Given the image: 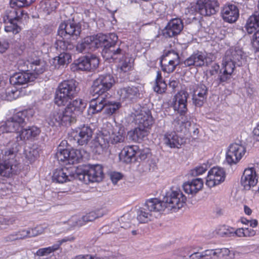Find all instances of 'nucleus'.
Instances as JSON below:
<instances>
[{
    "instance_id": "1",
    "label": "nucleus",
    "mask_w": 259,
    "mask_h": 259,
    "mask_svg": "<svg viewBox=\"0 0 259 259\" xmlns=\"http://www.w3.org/2000/svg\"><path fill=\"white\" fill-rule=\"evenodd\" d=\"M21 145L16 140L9 142L6 146L2 147L0 152V176L9 177L12 173L13 166H16L15 158Z\"/></svg>"
},
{
    "instance_id": "2",
    "label": "nucleus",
    "mask_w": 259,
    "mask_h": 259,
    "mask_svg": "<svg viewBox=\"0 0 259 259\" xmlns=\"http://www.w3.org/2000/svg\"><path fill=\"white\" fill-rule=\"evenodd\" d=\"M78 82L74 79L64 80L59 83L55 93L54 102L58 106H64L79 91Z\"/></svg>"
},
{
    "instance_id": "3",
    "label": "nucleus",
    "mask_w": 259,
    "mask_h": 259,
    "mask_svg": "<svg viewBox=\"0 0 259 259\" xmlns=\"http://www.w3.org/2000/svg\"><path fill=\"white\" fill-rule=\"evenodd\" d=\"M163 210L158 198L147 200L142 206L137 210V219L140 223H147L156 218L155 213Z\"/></svg>"
},
{
    "instance_id": "4",
    "label": "nucleus",
    "mask_w": 259,
    "mask_h": 259,
    "mask_svg": "<svg viewBox=\"0 0 259 259\" xmlns=\"http://www.w3.org/2000/svg\"><path fill=\"white\" fill-rule=\"evenodd\" d=\"M186 199V197L180 189L172 187L166 193L163 200H160V203L163 207V210L167 208L176 211L184 206Z\"/></svg>"
},
{
    "instance_id": "5",
    "label": "nucleus",
    "mask_w": 259,
    "mask_h": 259,
    "mask_svg": "<svg viewBox=\"0 0 259 259\" xmlns=\"http://www.w3.org/2000/svg\"><path fill=\"white\" fill-rule=\"evenodd\" d=\"M219 4L216 0H199L196 3H191L188 11L192 14L196 13L202 16H210L219 11Z\"/></svg>"
},
{
    "instance_id": "6",
    "label": "nucleus",
    "mask_w": 259,
    "mask_h": 259,
    "mask_svg": "<svg viewBox=\"0 0 259 259\" xmlns=\"http://www.w3.org/2000/svg\"><path fill=\"white\" fill-rule=\"evenodd\" d=\"M55 156L58 161L63 162L65 164H74L80 161L83 155L80 150L63 149L61 145H59Z\"/></svg>"
},
{
    "instance_id": "7",
    "label": "nucleus",
    "mask_w": 259,
    "mask_h": 259,
    "mask_svg": "<svg viewBox=\"0 0 259 259\" xmlns=\"http://www.w3.org/2000/svg\"><path fill=\"white\" fill-rule=\"evenodd\" d=\"M113 83V76L110 74L101 75L94 81L91 89V93L93 96L98 95L100 97L105 93L108 95V92L112 87Z\"/></svg>"
},
{
    "instance_id": "8",
    "label": "nucleus",
    "mask_w": 259,
    "mask_h": 259,
    "mask_svg": "<svg viewBox=\"0 0 259 259\" xmlns=\"http://www.w3.org/2000/svg\"><path fill=\"white\" fill-rule=\"evenodd\" d=\"M81 25L72 20L62 23L58 30V34L63 39H77L80 36Z\"/></svg>"
},
{
    "instance_id": "9",
    "label": "nucleus",
    "mask_w": 259,
    "mask_h": 259,
    "mask_svg": "<svg viewBox=\"0 0 259 259\" xmlns=\"http://www.w3.org/2000/svg\"><path fill=\"white\" fill-rule=\"evenodd\" d=\"M105 34L102 33L87 36L77 44L76 50L83 53L93 51L100 47L101 42L105 40Z\"/></svg>"
},
{
    "instance_id": "10",
    "label": "nucleus",
    "mask_w": 259,
    "mask_h": 259,
    "mask_svg": "<svg viewBox=\"0 0 259 259\" xmlns=\"http://www.w3.org/2000/svg\"><path fill=\"white\" fill-rule=\"evenodd\" d=\"M76 119L70 113H67V110L55 109L51 112L48 118L49 124L51 126H67L75 121Z\"/></svg>"
},
{
    "instance_id": "11",
    "label": "nucleus",
    "mask_w": 259,
    "mask_h": 259,
    "mask_svg": "<svg viewBox=\"0 0 259 259\" xmlns=\"http://www.w3.org/2000/svg\"><path fill=\"white\" fill-rule=\"evenodd\" d=\"M75 174L78 178H103L104 172L103 167L100 164L83 165L75 168Z\"/></svg>"
},
{
    "instance_id": "12",
    "label": "nucleus",
    "mask_w": 259,
    "mask_h": 259,
    "mask_svg": "<svg viewBox=\"0 0 259 259\" xmlns=\"http://www.w3.org/2000/svg\"><path fill=\"white\" fill-rule=\"evenodd\" d=\"M189 90L192 94L193 104L196 107L202 106L207 96L206 86L203 83L193 84L190 86Z\"/></svg>"
},
{
    "instance_id": "13",
    "label": "nucleus",
    "mask_w": 259,
    "mask_h": 259,
    "mask_svg": "<svg viewBox=\"0 0 259 259\" xmlns=\"http://www.w3.org/2000/svg\"><path fill=\"white\" fill-rule=\"evenodd\" d=\"M114 60H118L119 64L117 67L118 71L126 72L130 71L133 65L134 60L130 55L121 48L114 50Z\"/></svg>"
},
{
    "instance_id": "14",
    "label": "nucleus",
    "mask_w": 259,
    "mask_h": 259,
    "mask_svg": "<svg viewBox=\"0 0 259 259\" xmlns=\"http://www.w3.org/2000/svg\"><path fill=\"white\" fill-rule=\"evenodd\" d=\"M246 152V148L242 144L234 143L230 144L226 153V160L230 164L239 162Z\"/></svg>"
},
{
    "instance_id": "15",
    "label": "nucleus",
    "mask_w": 259,
    "mask_h": 259,
    "mask_svg": "<svg viewBox=\"0 0 259 259\" xmlns=\"http://www.w3.org/2000/svg\"><path fill=\"white\" fill-rule=\"evenodd\" d=\"M142 89L141 85L128 87L118 90L117 95L120 101L135 102L141 98Z\"/></svg>"
},
{
    "instance_id": "16",
    "label": "nucleus",
    "mask_w": 259,
    "mask_h": 259,
    "mask_svg": "<svg viewBox=\"0 0 259 259\" xmlns=\"http://www.w3.org/2000/svg\"><path fill=\"white\" fill-rule=\"evenodd\" d=\"M225 56L223 59L222 67L219 74V84L224 85L229 83L234 71L236 63L228 59Z\"/></svg>"
},
{
    "instance_id": "17",
    "label": "nucleus",
    "mask_w": 259,
    "mask_h": 259,
    "mask_svg": "<svg viewBox=\"0 0 259 259\" xmlns=\"http://www.w3.org/2000/svg\"><path fill=\"white\" fill-rule=\"evenodd\" d=\"M189 97L188 92L181 90L178 92L172 98V107L175 111H177L182 116L187 111V99Z\"/></svg>"
},
{
    "instance_id": "18",
    "label": "nucleus",
    "mask_w": 259,
    "mask_h": 259,
    "mask_svg": "<svg viewBox=\"0 0 259 259\" xmlns=\"http://www.w3.org/2000/svg\"><path fill=\"white\" fill-rule=\"evenodd\" d=\"M184 27L180 18L171 19L162 31V35L166 38L175 37L180 33Z\"/></svg>"
},
{
    "instance_id": "19",
    "label": "nucleus",
    "mask_w": 259,
    "mask_h": 259,
    "mask_svg": "<svg viewBox=\"0 0 259 259\" xmlns=\"http://www.w3.org/2000/svg\"><path fill=\"white\" fill-rule=\"evenodd\" d=\"M92 130L90 126L83 125L71 133V136L80 145L87 144L92 137Z\"/></svg>"
},
{
    "instance_id": "20",
    "label": "nucleus",
    "mask_w": 259,
    "mask_h": 259,
    "mask_svg": "<svg viewBox=\"0 0 259 259\" xmlns=\"http://www.w3.org/2000/svg\"><path fill=\"white\" fill-rule=\"evenodd\" d=\"M135 120L139 126L144 128L149 127L153 123L151 111L145 107H141L139 111H136Z\"/></svg>"
},
{
    "instance_id": "21",
    "label": "nucleus",
    "mask_w": 259,
    "mask_h": 259,
    "mask_svg": "<svg viewBox=\"0 0 259 259\" xmlns=\"http://www.w3.org/2000/svg\"><path fill=\"white\" fill-rule=\"evenodd\" d=\"M163 141L166 147L171 149H180L185 143L184 139L175 132H168L165 133Z\"/></svg>"
},
{
    "instance_id": "22",
    "label": "nucleus",
    "mask_w": 259,
    "mask_h": 259,
    "mask_svg": "<svg viewBox=\"0 0 259 259\" xmlns=\"http://www.w3.org/2000/svg\"><path fill=\"white\" fill-rule=\"evenodd\" d=\"M103 215V213L100 210L92 211L88 213H87L81 218H78L76 217H73L69 221V223L73 227H79L84 225L87 222H92L96 219L100 218Z\"/></svg>"
},
{
    "instance_id": "23",
    "label": "nucleus",
    "mask_w": 259,
    "mask_h": 259,
    "mask_svg": "<svg viewBox=\"0 0 259 259\" xmlns=\"http://www.w3.org/2000/svg\"><path fill=\"white\" fill-rule=\"evenodd\" d=\"M111 97L112 94L108 93L104 97H97L93 99L90 103L89 112L94 114L102 111L106 104L111 103L109 100Z\"/></svg>"
},
{
    "instance_id": "24",
    "label": "nucleus",
    "mask_w": 259,
    "mask_h": 259,
    "mask_svg": "<svg viewBox=\"0 0 259 259\" xmlns=\"http://www.w3.org/2000/svg\"><path fill=\"white\" fill-rule=\"evenodd\" d=\"M207 63V56L205 53L197 51L193 53L184 62L186 67L194 66L195 67H201Z\"/></svg>"
},
{
    "instance_id": "25",
    "label": "nucleus",
    "mask_w": 259,
    "mask_h": 259,
    "mask_svg": "<svg viewBox=\"0 0 259 259\" xmlns=\"http://www.w3.org/2000/svg\"><path fill=\"white\" fill-rule=\"evenodd\" d=\"M99 59L94 55L84 56L79 58L76 64L78 69L81 70H90L96 69L99 65Z\"/></svg>"
},
{
    "instance_id": "26",
    "label": "nucleus",
    "mask_w": 259,
    "mask_h": 259,
    "mask_svg": "<svg viewBox=\"0 0 259 259\" xmlns=\"http://www.w3.org/2000/svg\"><path fill=\"white\" fill-rule=\"evenodd\" d=\"M40 130L34 126L24 128L19 133H16V139L17 142H19L21 145H23L25 140L32 138H34L39 134Z\"/></svg>"
},
{
    "instance_id": "27",
    "label": "nucleus",
    "mask_w": 259,
    "mask_h": 259,
    "mask_svg": "<svg viewBox=\"0 0 259 259\" xmlns=\"http://www.w3.org/2000/svg\"><path fill=\"white\" fill-rule=\"evenodd\" d=\"M87 106L85 102L81 99H76L70 102L66 107L67 113L75 118V115L81 114L85 109Z\"/></svg>"
},
{
    "instance_id": "28",
    "label": "nucleus",
    "mask_w": 259,
    "mask_h": 259,
    "mask_svg": "<svg viewBox=\"0 0 259 259\" xmlns=\"http://www.w3.org/2000/svg\"><path fill=\"white\" fill-rule=\"evenodd\" d=\"M222 15L224 21L229 23H233L239 17V10L235 5H228L223 8Z\"/></svg>"
},
{
    "instance_id": "29",
    "label": "nucleus",
    "mask_w": 259,
    "mask_h": 259,
    "mask_svg": "<svg viewBox=\"0 0 259 259\" xmlns=\"http://www.w3.org/2000/svg\"><path fill=\"white\" fill-rule=\"evenodd\" d=\"M36 77L29 72H19L10 77V82L13 85H22L33 81Z\"/></svg>"
},
{
    "instance_id": "30",
    "label": "nucleus",
    "mask_w": 259,
    "mask_h": 259,
    "mask_svg": "<svg viewBox=\"0 0 259 259\" xmlns=\"http://www.w3.org/2000/svg\"><path fill=\"white\" fill-rule=\"evenodd\" d=\"M225 57L232 62L236 63V66H240L244 61V55L241 49L235 47L230 48L226 52Z\"/></svg>"
},
{
    "instance_id": "31",
    "label": "nucleus",
    "mask_w": 259,
    "mask_h": 259,
    "mask_svg": "<svg viewBox=\"0 0 259 259\" xmlns=\"http://www.w3.org/2000/svg\"><path fill=\"white\" fill-rule=\"evenodd\" d=\"M203 182L202 179H192L184 183L183 188L184 191L188 194H196L202 189Z\"/></svg>"
},
{
    "instance_id": "32",
    "label": "nucleus",
    "mask_w": 259,
    "mask_h": 259,
    "mask_svg": "<svg viewBox=\"0 0 259 259\" xmlns=\"http://www.w3.org/2000/svg\"><path fill=\"white\" fill-rule=\"evenodd\" d=\"M106 40L101 42L100 47H103L102 56L106 61L113 60V42L109 35L105 34Z\"/></svg>"
},
{
    "instance_id": "33",
    "label": "nucleus",
    "mask_w": 259,
    "mask_h": 259,
    "mask_svg": "<svg viewBox=\"0 0 259 259\" xmlns=\"http://www.w3.org/2000/svg\"><path fill=\"white\" fill-rule=\"evenodd\" d=\"M138 150V147L136 145L124 147L119 153V160L127 163L131 162L135 157Z\"/></svg>"
},
{
    "instance_id": "34",
    "label": "nucleus",
    "mask_w": 259,
    "mask_h": 259,
    "mask_svg": "<svg viewBox=\"0 0 259 259\" xmlns=\"http://www.w3.org/2000/svg\"><path fill=\"white\" fill-rule=\"evenodd\" d=\"M30 71L29 72L35 76L42 73L46 69V63L44 61L41 60L38 58H34L31 55L30 58Z\"/></svg>"
},
{
    "instance_id": "35",
    "label": "nucleus",
    "mask_w": 259,
    "mask_h": 259,
    "mask_svg": "<svg viewBox=\"0 0 259 259\" xmlns=\"http://www.w3.org/2000/svg\"><path fill=\"white\" fill-rule=\"evenodd\" d=\"M69 177L72 178L77 177L75 174V169L74 168H56L53 171L52 178H68Z\"/></svg>"
},
{
    "instance_id": "36",
    "label": "nucleus",
    "mask_w": 259,
    "mask_h": 259,
    "mask_svg": "<svg viewBox=\"0 0 259 259\" xmlns=\"http://www.w3.org/2000/svg\"><path fill=\"white\" fill-rule=\"evenodd\" d=\"M26 17V13H24V11L21 9H17L15 7H12L7 10L6 16L7 21L19 22L23 17Z\"/></svg>"
},
{
    "instance_id": "37",
    "label": "nucleus",
    "mask_w": 259,
    "mask_h": 259,
    "mask_svg": "<svg viewBox=\"0 0 259 259\" xmlns=\"http://www.w3.org/2000/svg\"><path fill=\"white\" fill-rule=\"evenodd\" d=\"M211 259H229L230 251L228 248H217L209 249Z\"/></svg>"
},
{
    "instance_id": "38",
    "label": "nucleus",
    "mask_w": 259,
    "mask_h": 259,
    "mask_svg": "<svg viewBox=\"0 0 259 259\" xmlns=\"http://www.w3.org/2000/svg\"><path fill=\"white\" fill-rule=\"evenodd\" d=\"M245 27L247 32L250 34L253 33L259 28V14L251 16L247 21Z\"/></svg>"
},
{
    "instance_id": "39",
    "label": "nucleus",
    "mask_w": 259,
    "mask_h": 259,
    "mask_svg": "<svg viewBox=\"0 0 259 259\" xmlns=\"http://www.w3.org/2000/svg\"><path fill=\"white\" fill-rule=\"evenodd\" d=\"M142 127L136 128L133 131L128 133V135L131 139L136 142H140L147 136V132L145 129H142Z\"/></svg>"
},
{
    "instance_id": "40",
    "label": "nucleus",
    "mask_w": 259,
    "mask_h": 259,
    "mask_svg": "<svg viewBox=\"0 0 259 259\" xmlns=\"http://www.w3.org/2000/svg\"><path fill=\"white\" fill-rule=\"evenodd\" d=\"M166 87L167 85L162 79L161 72L159 71H157L155 85L153 87L154 91L158 94H162L165 92Z\"/></svg>"
},
{
    "instance_id": "41",
    "label": "nucleus",
    "mask_w": 259,
    "mask_h": 259,
    "mask_svg": "<svg viewBox=\"0 0 259 259\" xmlns=\"http://www.w3.org/2000/svg\"><path fill=\"white\" fill-rule=\"evenodd\" d=\"M39 149L37 145H33L31 147H28L25 149V157L28 159L30 163H32L39 157Z\"/></svg>"
},
{
    "instance_id": "42",
    "label": "nucleus",
    "mask_w": 259,
    "mask_h": 259,
    "mask_svg": "<svg viewBox=\"0 0 259 259\" xmlns=\"http://www.w3.org/2000/svg\"><path fill=\"white\" fill-rule=\"evenodd\" d=\"M20 95V92L16 88L13 87L8 88L4 94L1 96L0 98L2 100L7 101H12L17 99Z\"/></svg>"
},
{
    "instance_id": "43",
    "label": "nucleus",
    "mask_w": 259,
    "mask_h": 259,
    "mask_svg": "<svg viewBox=\"0 0 259 259\" xmlns=\"http://www.w3.org/2000/svg\"><path fill=\"white\" fill-rule=\"evenodd\" d=\"M162 62H172L175 64L180 63V57L177 52L174 50H170L165 52L162 56Z\"/></svg>"
},
{
    "instance_id": "44",
    "label": "nucleus",
    "mask_w": 259,
    "mask_h": 259,
    "mask_svg": "<svg viewBox=\"0 0 259 259\" xmlns=\"http://www.w3.org/2000/svg\"><path fill=\"white\" fill-rule=\"evenodd\" d=\"M125 135V132L123 126L121 124H116L115 127H114V143L123 142L124 140Z\"/></svg>"
},
{
    "instance_id": "45",
    "label": "nucleus",
    "mask_w": 259,
    "mask_h": 259,
    "mask_svg": "<svg viewBox=\"0 0 259 259\" xmlns=\"http://www.w3.org/2000/svg\"><path fill=\"white\" fill-rule=\"evenodd\" d=\"M56 49L61 53L65 52L68 50H71L73 48V45L68 41H65L63 39H58L55 44Z\"/></svg>"
},
{
    "instance_id": "46",
    "label": "nucleus",
    "mask_w": 259,
    "mask_h": 259,
    "mask_svg": "<svg viewBox=\"0 0 259 259\" xmlns=\"http://www.w3.org/2000/svg\"><path fill=\"white\" fill-rule=\"evenodd\" d=\"M5 23L4 29L6 32L16 34L20 32L21 28L18 24L17 22L7 21V20H5Z\"/></svg>"
},
{
    "instance_id": "47",
    "label": "nucleus",
    "mask_w": 259,
    "mask_h": 259,
    "mask_svg": "<svg viewBox=\"0 0 259 259\" xmlns=\"http://www.w3.org/2000/svg\"><path fill=\"white\" fill-rule=\"evenodd\" d=\"M208 166L206 163H203L198 165L193 169H191L187 174V176L191 177H196L202 175L207 170Z\"/></svg>"
},
{
    "instance_id": "48",
    "label": "nucleus",
    "mask_w": 259,
    "mask_h": 259,
    "mask_svg": "<svg viewBox=\"0 0 259 259\" xmlns=\"http://www.w3.org/2000/svg\"><path fill=\"white\" fill-rule=\"evenodd\" d=\"M20 126L11 118L4 124L0 125V127H3L4 128V133L9 132H14L19 130Z\"/></svg>"
},
{
    "instance_id": "49",
    "label": "nucleus",
    "mask_w": 259,
    "mask_h": 259,
    "mask_svg": "<svg viewBox=\"0 0 259 259\" xmlns=\"http://www.w3.org/2000/svg\"><path fill=\"white\" fill-rule=\"evenodd\" d=\"M211 177L225 178L226 177V171L222 167L214 166L208 171L207 174V177Z\"/></svg>"
},
{
    "instance_id": "50",
    "label": "nucleus",
    "mask_w": 259,
    "mask_h": 259,
    "mask_svg": "<svg viewBox=\"0 0 259 259\" xmlns=\"http://www.w3.org/2000/svg\"><path fill=\"white\" fill-rule=\"evenodd\" d=\"M133 216L130 213H126L121 216L118 222L121 228L127 229L131 227V222Z\"/></svg>"
},
{
    "instance_id": "51",
    "label": "nucleus",
    "mask_w": 259,
    "mask_h": 259,
    "mask_svg": "<svg viewBox=\"0 0 259 259\" xmlns=\"http://www.w3.org/2000/svg\"><path fill=\"white\" fill-rule=\"evenodd\" d=\"M30 57L31 56L29 57L28 60H27L23 59L18 60L17 62V67L19 71H21L22 72H30Z\"/></svg>"
},
{
    "instance_id": "52",
    "label": "nucleus",
    "mask_w": 259,
    "mask_h": 259,
    "mask_svg": "<svg viewBox=\"0 0 259 259\" xmlns=\"http://www.w3.org/2000/svg\"><path fill=\"white\" fill-rule=\"evenodd\" d=\"M60 65H64L69 63L71 60V57L70 54L66 52H61L60 54L55 59V61Z\"/></svg>"
},
{
    "instance_id": "53",
    "label": "nucleus",
    "mask_w": 259,
    "mask_h": 259,
    "mask_svg": "<svg viewBox=\"0 0 259 259\" xmlns=\"http://www.w3.org/2000/svg\"><path fill=\"white\" fill-rule=\"evenodd\" d=\"M35 0H10V5L12 7L22 8L31 5Z\"/></svg>"
},
{
    "instance_id": "54",
    "label": "nucleus",
    "mask_w": 259,
    "mask_h": 259,
    "mask_svg": "<svg viewBox=\"0 0 259 259\" xmlns=\"http://www.w3.org/2000/svg\"><path fill=\"white\" fill-rule=\"evenodd\" d=\"M160 65L161 67V69L163 71L169 73L173 72L178 64H175L174 62H162V59L160 60Z\"/></svg>"
},
{
    "instance_id": "55",
    "label": "nucleus",
    "mask_w": 259,
    "mask_h": 259,
    "mask_svg": "<svg viewBox=\"0 0 259 259\" xmlns=\"http://www.w3.org/2000/svg\"><path fill=\"white\" fill-rule=\"evenodd\" d=\"M26 111H24L22 112H19L14 115L11 118L14 122L18 123L20 126H22V124L25 122L26 118Z\"/></svg>"
},
{
    "instance_id": "56",
    "label": "nucleus",
    "mask_w": 259,
    "mask_h": 259,
    "mask_svg": "<svg viewBox=\"0 0 259 259\" xmlns=\"http://www.w3.org/2000/svg\"><path fill=\"white\" fill-rule=\"evenodd\" d=\"M57 249H58V245L54 244L52 246L39 249L36 252V255L38 256L47 255Z\"/></svg>"
},
{
    "instance_id": "57",
    "label": "nucleus",
    "mask_w": 259,
    "mask_h": 259,
    "mask_svg": "<svg viewBox=\"0 0 259 259\" xmlns=\"http://www.w3.org/2000/svg\"><path fill=\"white\" fill-rule=\"evenodd\" d=\"M181 122L178 123V124H180V128H176V130L178 132L186 133L191 126V123L186 117L182 116H181Z\"/></svg>"
},
{
    "instance_id": "58",
    "label": "nucleus",
    "mask_w": 259,
    "mask_h": 259,
    "mask_svg": "<svg viewBox=\"0 0 259 259\" xmlns=\"http://www.w3.org/2000/svg\"><path fill=\"white\" fill-rule=\"evenodd\" d=\"M190 259H211L209 250L207 249L205 251L199 252H195L189 256Z\"/></svg>"
},
{
    "instance_id": "59",
    "label": "nucleus",
    "mask_w": 259,
    "mask_h": 259,
    "mask_svg": "<svg viewBox=\"0 0 259 259\" xmlns=\"http://www.w3.org/2000/svg\"><path fill=\"white\" fill-rule=\"evenodd\" d=\"M258 179H241V184L246 190H249L257 183Z\"/></svg>"
},
{
    "instance_id": "60",
    "label": "nucleus",
    "mask_w": 259,
    "mask_h": 259,
    "mask_svg": "<svg viewBox=\"0 0 259 259\" xmlns=\"http://www.w3.org/2000/svg\"><path fill=\"white\" fill-rule=\"evenodd\" d=\"M258 177V174L254 167H248L244 169L242 178H256Z\"/></svg>"
},
{
    "instance_id": "61",
    "label": "nucleus",
    "mask_w": 259,
    "mask_h": 259,
    "mask_svg": "<svg viewBox=\"0 0 259 259\" xmlns=\"http://www.w3.org/2000/svg\"><path fill=\"white\" fill-rule=\"evenodd\" d=\"M28 237H33L40 235L44 232V228L41 226H37L34 228H30L27 230Z\"/></svg>"
},
{
    "instance_id": "62",
    "label": "nucleus",
    "mask_w": 259,
    "mask_h": 259,
    "mask_svg": "<svg viewBox=\"0 0 259 259\" xmlns=\"http://www.w3.org/2000/svg\"><path fill=\"white\" fill-rule=\"evenodd\" d=\"M225 179H206L205 185L212 188L224 182Z\"/></svg>"
},
{
    "instance_id": "63",
    "label": "nucleus",
    "mask_w": 259,
    "mask_h": 259,
    "mask_svg": "<svg viewBox=\"0 0 259 259\" xmlns=\"http://www.w3.org/2000/svg\"><path fill=\"white\" fill-rule=\"evenodd\" d=\"M92 151L97 154H100L103 150V145L98 142H95L92 146Z\"/></svg>"
},
{
    "instance_id": "64",
    "label": "nucleus",
    "mask_w": 259,
    "mask_h": 259,
    "mask_svg": "<svg viewBox=\"0 0 259 259\" xmlns=\"http://www.w3.org/2000/svg\"><path fill=\"white\" fill-rule=\"evenodd\" d=\"M253 46L256 49H259V30L254 32L252 41Z\"/></svg>"
}]
</instances>
